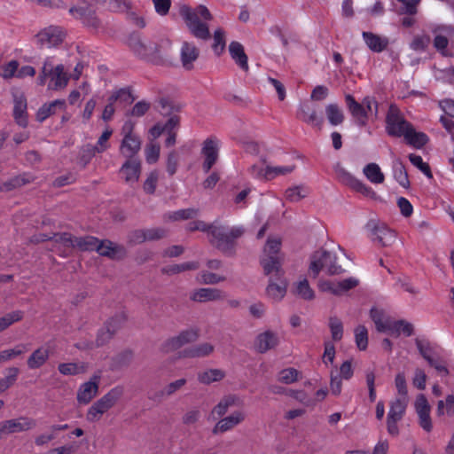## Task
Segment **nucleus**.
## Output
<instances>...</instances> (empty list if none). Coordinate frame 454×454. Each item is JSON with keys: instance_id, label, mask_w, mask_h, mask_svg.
Wrapping results in <instances>:
<instances>
[{"instance_id": "nucleus-19", "label": "nucleus", "mask_w": 454, "mask_h": 454, "mask_svg": "<svg viewBox=\"0 0 454 454\" xmlns=\"http://www.w3.org/2000/svg\"><path fill=\"white\" fill-rule=\"evenodd\" d=\"M279 343L278 334L272 331H265L257 335L254 340V348L258 353L263 354L275 348Z\"/></svg>"}, {"instance_id": "nucleus-60", "label": "nucleus", "mask_w": 454, "mask_h": 454, "mask_svg": "<svg viewBox=\"0 0 454 454\" xmlns=\"http://www.w3.org/2000/svg\"><path fill=\"white\" fill-rule=\"evenodd\" d=\"M300 372L294 368L284 369L279 372L278 380L285 384H291L298 380Z\"/></svg>"}, {"instance_id": "nucleus-42", "label": "nucleus", "mask_w": 454, "mask_h": 454, "mask_svg": "<svg viewBox=\"0 0 454 454\" xmlns=\"http://www.w3.org/2000/svg\"><path fill=\"white\" fill-rule=\"evenodd\" d=\"M133 360V353L130 350H124L112 359V369L120 370L129 366Z\"/></svg>"}, {"instance_id": "nucleus-30", "label": "nucleus", "mask_w": 454, "mask_h": 454, "mask_svg": "<svg viewBox=\"0 0 454 454\" xmlns=\"http://www.w3.org/2000/svg\"><path fill=\"white\" fill-rule=\"evenodd\" d=\"M231 57L235 63L244 71H248L247 56L245 53L243 45L239 42H231L229 45Z\"/></svg>"}, {"instance_id": "nucleus-24", "label": "nucleus", "mask_w": 454, "mask_h": 454, "mask_svg": "<svg viewBox=\"0 0 454 454\" xmlns=\"http://www.w3.org/2000/svg\"><path fill=\"white\" fill-rule=\"evenodd\" d=\"M362 36L366 46L373 52H382L389 44L387 37L379 35L372 32L364 31L362 33Z\"/></svg>"}, {"instance_id": "nucleus-33", "label": "nucleus", "mask_w": 454, "mask_h": 454, "mask_svg": "<svg viewBox=\"0 0 454 454\" xmlns=\"http://www.w3.org/2000/svg\"><path fill=\"white\" fill-rule=\"evenodd\" d=\"M114 334L112 333L111 331L105 326L98 331L95 342L90 341L84 345L79 343V344H76V347L78 348H89V349H92L94 348H99V347H102V346L106 345V343H108L109 340L114 337Z\"/></svg>"}, {"instance_id": "nucleus-32", "label": "nucleus", "mask_w": 454, "mask_h": 454, "mask_svg": "<svg viewBox=\"0 0 454 454\" xmlns=\"http://www.w3.org/2000/svg\"><path fill=\"white\" fill-rule=\"evenodd\" d=\"M50 351L44 347L36 348L27 358V367L31 370L42 367L49 359Z\"/></svg>"}, {"instance_id": "nucleus-44", "label": "nucleus", "mask_w": 454, "mask_h": 454, "mask_svg": "<svg viewBox=\"0 0 454 454\" xmlns=\"http://www.w3.org/2000/svg\"><path fill=\"white\" fill-rule=\"evenodd\" d=\"M394 177L403 188L410 186V181L406 168L402 161L396 160L393 165Z\"/></svg>"}, {"instance_id": "nucleus-63", "label": "nucleus", "mask_w": 454, "mask_h": 454, "mask_svg": "<svg viewBox=\"0 0 454 454\" xmlns=\"http://www.w3.org/2000/svg\"><path fill=\"white\" fill-rule=\"evenodd\" d=\"M27 183H29V180L26 179L25 176H18L4 183L1 186V190L4 192H10Z\"/></svg>"}, {"instance_id": "nucleus-61", "label": "nucleus", "mask_w": 454, "mask_h": 454, "mask_svg": "<svg viewBox=\"0 0 454 454\" xmlns=\"http://www.w3.org/2000/svg\"><path fill=\"white\" fill-rule=\"evenodd\" d=\"M19 68L17 60H11L0 67V75L4 79H10L16 76Z\"/></svg>"}, {"instance_id": "nucleus-64", "label": "nucleus", "mask_w": 454, "mask_h": 454, "mask_svg": "<svg viewBox=\"0 0 454 454\" xmlns=\"http://www.w3.org/2000/svg\"><path fill=\"white\" fill-rule=\"evenodd\" d=\"M434 47L443 56V57H449L451 56V54L449 53L447 51V46L449 44V40L446 36L442 35H437L434 38Z\"/></svg>"}, {"instance_id": "nucleus-14", "label": "nucleus", "mask_w": 454, "mask_h": 454, "mask_svg": "<svg viewBox=\"0 0 454 454\" xmlns=\"http://www.w3.org/2000/svg\"><path fill=\"white\" fill-rule=\"evenodd\" d=\"M200 53V49L193 43L187 41L182 43L180 61L184 70L191 71L194 68V63L198 60Z\"/></svg>"}, {"instance_id": "nucleus-2", "label": "nucleus", "mask_w": 454, "mask_h": 454, "mask_svg": "<svg viewBox=\"0 0 454 454\" xmlns=\"http://www.w3.org/2000/svg\"><path fill=\"white\" fill-rule=\"evenodd\" d=\"M322 270H325L328 275H339L345 271L338 262L336 254L320 249L315 251L310 256L309 274L313 278H316Z\"/></svg>"}, {"instance_id": "nucleus-55", "label": "nucleus", "mask_w": 454, "mask_h": 454, "mask_svg": "<svg viewBox=\"0 0 454 454\" xmlns=\"http://www.w3.org/2000/svg\"><path fill=\"white\" fill-rule=\"evenodd\" d=\"M98 153L97 148L92 145H85L80 150L79 163L85 167Z\"/></svg>"}, {"instance_id": "nucleus-22", "label": "nucleus", "mask_w": 454, "mask_h": 454, "mask_svg": "<svg viewBox=\"0 0 454 454\" xmlns=\"http://www.w3.org/2000/svg\"><path fill=\"white\" fill-rule=\"evenodd\" d=\"M297 118L309 125L317 127L318 129H322L323 118L318 116L316 109L312 108L308 103L300 106L297 112Z\"/></svg>"}, {"instance_id": "nucleus-40", "label": "nucleus", "mask_w": 454, "mask_h": 454, "mask_svg": "<svg viewBox=\"0 0 454 454\" xmlns=\"http://www.w3.org/2000/svg\"><path fill=\"white\" fill-rule=\"evenodd\" d=\"M225 377V372L220 369H209L198 374V380L206 385L219 381Z\"/></svg>"}, {"instance_id": "nucleus-3", "label": "nucleus", "mask_w": 454, "mask_h": 454, "mask_svg": "<svg viewBox=\"0 0 454 454\" xmlns=\"http://www.w3.org/2000/svg\"><path fill=\"white\" fill-rule=\"evenodd\" d=\"M245 233L243 227H232L231 229L220 225L212 229V239L210 243L223 254L232 256L236 252V240Z\"/></svg>"}, {"instance_id": "nucleus-8", "label": "nucleus", "mask_w": 454, "mask_h": 454, "mask_svg": "<svg viewBox=\"0 0 454 454\" xmlns=\"http://www.w3.org/2000/svg\"><path fill=\"white\" fill-rule=\"evenodd\" d=\"M66 34L62 27L49 26L40 30L35 35V40L40 48H51L61 44Z\"/></svg>"}, {"instance_id": "nucleus-48", "label": "nucleus", "mask_w": 454, "mask_h": 454, "mask_svg": "<svg viewBox=\"0 0 454 454\" xmlns=\"http://www.w3.org/2000/svg\"><path fill=\"white\" fill-rule=\"evenodd\" d=\"M23 317V312L20 310L12 311L0 317V333L7 329L13 323L19 322Z\"/></svg>"}, {"instance_id": "nucleus-31", "label": "nucleus", "mask_w": 454, "mask_h": 454, "mask_svg": "<svg viewBox=\"0 0 454 454\" xmlns=\"http://www.w3.org/2000/svg\"><path fill=\"white\" fill-rule=\"evenodd\" d=\"M65 108L66 101L64 99H56L49 104H44L38 109L36 120L42 122L49 116L54 114L57 109L64 110Z\"/></svg>"}, {"instance_id": "nucleus-9", "label": "nucleus", "mask_w": 454, "mask_h": 454, "mask_svg": "<svg viewBox=\"0 0 454 454\" xmlns=\"http://www.w3.org/2000/svg\"><path fill=\"white\" fill-rule=\"evenodd\" d=\"M69 13L89 28L98 29L101 25L96 11L90 5H74L70 7Z\"/></svg>"}, {"instance_id": "nucleus-7", "label": "nucleus", "mask_w": 454, "mask_h": 454, "mask_svg": "<svg viewBox=\"0 0 454 454\" xmlns=\"http://www.w3.org/2000/svg\"><path fill=\"white\" fill-rule=\"evenodd\" d=\"M386 124L387 134L396 137H404L405 132L411 127V124L402 116L398 108L393 105L389 106Z\"/></svg>"}, {"instance_id": "nucleus-11", "label": "nucleus", "mask_w": 454, "mask_h": 454, "mask_svg": "<svg viewBox=\"0 0 454 454\" xmlns=\"http://www.w3.org/2000/svg\"><path fill=\"white\" fill-rule=\"evenodd\" d=\"M219 146L216 138L208 137L202 145L201 153L205 160L202 164V169L208 173L218 160Z\"/></svg>"}, {"instance_id": "nucleus-50", "label": "nucleus", "mask_w": 454, "mask_h": 454, "mask_svg": "<svg viewBox=\"0 0 454 454\" xmlns=\"http://www.w3.org/2000/svg\"><path fill=\"white\" fill-rule=\"evenodd\" d=\"M126 320V314L124 312H120L111 317L105 325L112 333L115 334L123 326Z\"/></svg>"}, {"instance_id": "nucleus-36", "label": "nucleus", "mask_w": 454, "mask_h": 454, "mask_svg": "<svg viewBox=\"0 0 454 454\" xmlns=\"http://www.w3.org/2000/svg\"><path fill=\"white\" fill-rule=\"evenodd\" d=\"M364 175L372 184H380L385 180V176L376 163H369L363 169Z\"/></svg>"}, {"instance_id": "nucleus-43", "label": "nucleus", "mask_w": 454, "mask_h": 454, "mask_svg": "<svg viewBox=\"0 0 454 454\" xmlns=\"http://www.w3.org/2000/svg\"><path fill=\"white\" fill-rule=\"evenodd\" d=\"M325 114L328 121L333 126L340 125L344 121L343 112L337 104H329L326 106Z\"/></svg>"}, {"instance_id": "nucleus-26", "label": "nucleus", "mask_w": 454, "mask_h": 454, "mask_svg": "<svg viewBox=\"0 0 454 454\" xmlns=\"http://www.w3.org/2000/svg\"><path fill=\"white\" fill-rule=\"evenodd\" d=\"M98 378L94 377L93 380L83 383L77 392V401L80 403H89L98 394Z\"/></svg>"}, {"instance_id": "nucleus-39", "label": "nucleus", "mask_w": 454, "mask_h": 454, "mask_svg": "<svg viewBox=\"0 0 454 454\" xmlns=\"http://www.w3.org/2000/svg\"><path fill=\"white\" fill-rule=\"evenodd\" d=\"M74 247L81 251H97L99 239L93 236L75 237Z\"/></svg>"}, {"instance_id": "nucleus-51", "label": "nucleus", "mask_w": 454, "mask_h": 454, "mask_svg": "<svg viewBox=\"0 0 454 454\" xmlns=\"http://www.w3.org/2000/svg\"><path fill=\"white\" fill-rule=\"evenodd\" d=\"M213 51L217 56H220L225 49V33L222 28H217L214 33Z\"/></svg>"}, {"instance_id": "nucleus-21", "label": "nucleus", "mask_w": 454, "mask_h": 454, "mask_svg": "<svg viewBox=\"0 0 454 454\" xmlns=\"http://www.w3.org/2000/svg\"><path fill=\"white\" fill-rule=\"evenodd\" d=\"M245 418L246 416L244 412L236 411L231 415L220 419L212 429V433L214 434H217L219 433H224L231 430L236 426L242 423L245 420Z\"/></svg>"}, {"instance_id": "nucleus-5", "label": "nucleus", "mask_w": 454, "mask_h": 454, "mask_svg": "<svg viewBox=\"0 0 454 454\" xmlns=\"http://www.w3.org/2000/svg\"><path fill=\"white\" fill-rule=\"evenodd\" d=\"M128 45L135 55L140 59L155 61L159 59V45L157 43L142 38L137 33H132L128 39Z\"/></svg>"}, {"instance_id": "nucleus-45", "label": "nucleus", "mask_w": 454, "mask_h": 454, "mask_svg": "<svg viewBox=\"0 0 454 454\" xmlns=\"http://www.w3.org/2000/svg\"><path fill=\"white\" fill-rule=\"evenodd\" d=\"M294 294L299 296L303 300H313L315 297V293L312 288L309 286V284L306 278L299 281L295 285Z\"/></svg>"}, {"instance_id": "nucleus-13", "label": "nucleus", "mask_w": 454, "mask_h": 454, "mask_svg": "<svg viewBox=\"0 0 454 454\" xmlns=\"http://www.w3.org/2000/svg\"><path fill=\"white\" fill-rule=\"evenodd\" d=\"M48 74L50 78L48 87L54 90L66 88L71 77V75L65 71V67L62 64L54 67L51 59Z\"/></svg>"}, {"instance_id": "nucleus-47", "label": "nucleus", "mask_w": 454, "mask_h": 454, "mask_svg": "<svg viewBox=\"0 0 454 454\" xmlns=\"http://www.w3.org/2000/svg\"><path fill=\"white\" fill-rule=\"evenodd\" d=\"M6 372L7 375L4 378L0 379V393L7 390L15 383L20 370L17 367H9L6 369Z\"/></svg>"}, {"instance_id": "nucleus-15", "label": "nucleus", "mask_w": 454, "mask_h": 454, "mask_svg": "<svg viewBox=\"0 0 454 454\" xmlns=\"http://www.w3.org/2000/svg\"><path fill=\"white\" fill-rule=\"evenodd\" d=\"M97 252L101 256L112 260H121L127 255L126 248L123 246L115 244L109 239L99 240Z\"/></svg>"}, {"instance_id": "nucleus-12", "label": "nucleus", "mask_w": 454, "mask_h": 454, "mask_svg": "<svg viewBox=\"0 0 454 454\" xmlns=\"http://www.w3.org/2000/svg\"><path fill=\"white\" fill-rule=\"evenodd\" d=\"M414 406L419 417V426L426 432H431L433 429L432 419L430 417L431 407L427 402V399L423 394H419L417 396Z\"/></svg>"}, {"instance_id": "nucleus-57", "label": "nucleus", "mask_w": 454, "mask_h": 454, "mask_svg": "<svg viewBox=\"0 0 454 454\" xmlns=\"http://www.w3.org/2000/svg\"><path fill=\"white\" fill-rule=\"evenodd\" d=\"M25 352L23 345H17L13 348L5 349L0 352V364L10 361Z\"/></svg>"}, {"instance_id": "nucleus-25", "label": "nucleus", "mask_w": 454, "mask_h": 454, "mask_svg": "<svg viewBox=\"0 0 454 454\" xmlns=\"http://www.w3.org/2000/svg\"><path fill=\"white\" fill-rule=\"evenodd\" d=\"M141 139L138 136L122 137L120 153L126 159H137L136 155L141 149Z\"/></svg>"}, {"instance_id": "nucleus-59", "label": "nucleus", "mask_w": 454, "mask_h": 454, "mask_svg": "<svg viewBox=\"0 0 454 454\" xmlns=\"http://www.w3.org/2000/svg\"><path fill=\"white\" fill-rule=\"evenodd\" d=\"M295 168V166H286V167H270L266 166V175L267 180H271L275 176L278 175H286L293 172Z\"/></svg>"}, {"instance_id": "nucleus-46", "label": "nucleus", "mask_w": 454, "mask_h": 454, "mask_svg": "<svg viewBox=\"0 0 454 454\" xmlns=\"http://www.w3.org/2000/svg\"><path fill=\"white\" fill-rule=\"evenodd\" d=\"M337 179L343 184L348 186L352 190L356 186L358 179L347 171L344 168L338 165L335 168Z\"/></svg>"}, {"instance_id": "nucleus-38", "label": "nucleus", "mask_w": 454, "mask_h": 454, "mask_svg": "<svg viewBox=\"0 0 454 454\" xmlns=\"http://www.w3.org/2000/svg\"><path fill=\"white\" fill-rule=\"evenodd\" d=\"M123 394L124 387L122 386H116L110 389L99 400L102 401L108 410H110L122 397Z\"/></svg>"}, {"instance_id": "nucleus-6", "label": "nucleus", "mask_w": 454, "mask_h": 454, "mask_svg": "<svg viewBox=\"0 0 454 454\" xmlns=\"http://www.w3.org/2000/svg\"><path fill=\"white\" fill-rule=\"evenodd\" d=\"M407 405L408 397H397L390 402L387 417V429L390 435L397 436L399 434L397 423L403 418Z\"/></svg>"}, {"instance_id": "nucleus-23", "label": "nucleus", "mask_w": 454, "mask_h": 454, "mask_svg": "<svg viewBox=\"0 0 454 454\" xmlns=\"http://www.w3.org/2000/svg\"><path fill=\"white\" fill-rule=\"evenodd\" d=\"M120 172L123 175L125 182L136 183L141 173V161L138 159H127Z\"/></svg>"}, {"instance_id": "nucleus-49", "label": "nucleus", "mask_w": 454, "mask_h": 454, "mask_svg": "<svg viewBox=\"0 0 454 454\" xmlns=\"http://www.w3.org/2000/svg\"><path fill=\"white\" fill-rule=\"evenodd\" d=\"M355 340L360 350H365L368 346V331L364 325H359L355 328Z\"/></svg>"}, {"instance_id": "nucleus-62", "label": "nucleus", "mask_w": 454, "mask_h": 454, "mask_svg": "<svg viewBox=\"0 0 454 454\" xmlns=\"http://www.w3.org/2000/svg\"><path fill=\"white\" fill-rule=\"evenodd\" d=\"M150 103L142 100L135 104L131 110L126 113L127 116L142 117L150 109Z\"/></svg>"}, {"instance_id": "nucleus-56", "label": "nucleus", "mask_w": 454, "mask_h": 454, "mask_svg": "<svg viewBox=\"0 0 454 454\" xmlns=\"http://www.w3.org/2000/svg\"><path fill=\"white\" fill-rule=\"evenodd\" d=\"M409 160L412 165L417 167L421 172H423L428 178H432L433 175L430 167L427 163L424 162L421 156L411 153Z\"/></svg>"}, {"instance_id": "nucleus-29", "label": "nucleus", "mask_w": 454, "mask_h": 454, "mask_svg": "<svg viewBox=\"0 0 454 454\" xmlns=\"http://www.w3.org/2000/svg\"><path fill=\"white\" fill-rule=\"evenodd\" d=\"M214 346L210 343L204 342L199 345L192 346L184 348L181 352V356L184 358H200L209 356L214 351Z\"/></svg>"}, {"instance_id": "nucleus-4", "label": "nucleus", "mask_w": 454, "mask_h": 454, "mask_svg": "<svg viewBox=\"0 0 454 454\" xmlns=\"http://www.w3.org/2000/svg\"><path fill=\"white\" fill-rule=\"evenodd\" d=\"M281 242L278 239H268L263 249V255L260 263L262 266L263 272L267 276L274 273V277H281L284 274L282 270L283 256L280 254Z\"/></svg>"}, {"instance_id": "nucleus-28", "label": "nucleus", "mask_w": 454, "mask_h": 454, "mask_svg": "<svg viewBox=\"0 0 454 454\" xmlns=\"http://www.w3.org/2000/svg\"><path fill=\"white\" fill-rule=\"evenodd\" d=\"M13 98V117L20 127L25 128L27 125L26 98L22 94H15Z\"/></svg>"}, {"instance_id": "nucleus-18", "label": "nucleus", "mask_w": 454, "mask_h": 454, "mask_svg": "<svg viewBox=\"0 0 454 454\" xmlns=\"http://www.w3.org/2000/svg\"><path fill=\"white\" fill-rule=\"evenodd\" d=\"M5 434H11L31 430L35 427L36 422L34 419L27 417H20L3 421Z\"/></svg>"}, {"instance_id": "nucleus-16", "label": "nucleus", "mask_w": 454, "mask_h": 454, "mask_svg": "<svg viewBox=\"0 0 454 454\" xmlns=\"http://www.w3.org/2000/svg\"><path fill=\"white\" fill-rule=\"evenodd\" d=\"M367 227L374 236L373 240H377L382 247L391 245L396 238V234L394 231L387 228L384 224L376 223L375 221H370L367 223Z\"/></svg>"}, {"instance_id": "nucleus-54", "label": "nucleus", "mask_w": 454, "mask_h": 454, "mask_svg": "<svg viewBox=\"0 0 454 454\" xmlns=\"http://www.w3.org/2000/svg\"><path fill=\"white\" fill-rule=\"evenodd\" d=\"M185 384H186L185 379H179L176 381H173V382L168 384L163 390H161L158 394H156V396H159V397L170 396V395H174L176 391L181 389Z\"/></svg>"}, {"instance_id": "nucleus-37", "label": "nucleus", "mask_w": 454, "mask_h": 454, "mask_svg": "<svg viewBox=\"0 0 454 454\" xmlns=\"http://www.w3.org/2000/svg\"><path fill=\"white\" fill-rule=\"evenodd\" d=\"M387 333L395 336H399L400 333H403L406 336H411L413 334V325L405 320H391L389 328L387 329Z\"/></svg>"}, {"instance_id": "nucleus-17", "label": "nucleus", "mask_w": 454, "mask_h": 454, "mask_svg": "<svg viewBox=\"0 0 454 454\" xmlns=\"http://www.w3.org/2000/svg\"><path fill=\"white\" fill-rule=\"evenodd\" d=\"M224 298L225 294L222 290L213 287L198 288L190 294V299L192 301L200 303L221 301Z\"/></svg>"}, {"instance_id": "nucleus-1", "label": "nucleus", "mask_w": 454, "mask_h": 454, "mask_svg": "<svg viewBox=\"0 0 454 454\" xmlns=\"http://www.w3.org/2000/svg\"><path fill=\"white\" fill-rule=\"evenodd\" d=\"M179 14L194 37L203 41L211 38L209 27L204 21L212 20L213 15L205 5L200 4L196 8H192L182 4L179 5Z\"/></svg>"}, {"instance_id": "nucleus-52", "label": "nucleus", "mask_w": 454, "mask_h": 454, "mask_svg": "<svg viewBox=\"0 0 454 454\" xmlns=\"http://www.w3.org/2000/svg\"><path fill=\"white\" fill-rule=\"evenodd\" d=\"M329 328L332 339L335 341L340 340L343 335L342 322L336 317H331L329 319Z\"/></svg>"}, {"instance_id": "nucleus-58", "label": "nucleus", "mask_w": 454, "mask_h": 454, "mask_svg": "<svg viewBox=\"0 0 454 454\" xmlns=\"http://www.w3.org/2000/svg\"><path fill=\"white\" fill-rule=\"evenodd\" d=\"M200 277V282L204 285H216L220 282H223L226 279V278L223 276H219L207 270L201 271Z\"/></svg>"}, {"instance_id": "nucleus-20", "label": "nucleus", "mask_w": 454, "mask_h": 454, "mask_svg": "<svg viewBox=\"0 0 454 454\" xmlns=\"http://www.w3.org/2000/svg\"><path fill=\"white\" fill-rule=\"evenodd\" d=\"M345 100L347 107L355 119L356 123L360 127H364L367 123L368 117L367 111L364 105L356 101L355 98L350 94L345 96Z\"/></svg>"}, {"instance_id": "nucleus-10", "label": "nucleus", "mask_w": 454, "mask_h": 454, "mask_svg": "<svg viewBox=\"0 0 454 454\" xmlns=\"http://www.w3.org/2000/svg\"><path fill=\"white\" fill-rule=\"evenodd\" d=\"M199 338V332L195 329L182 331L178 335L168 339L161 347L164 352L175 351L183 346L195 342Z\"/></svg>"}, {"instance_id": "nucleus-34", "label": "nucleus", "mask_w": 454, "mask_h": 454, "mask_svg": "<svg viewBox=\"0 0 454 454\" xmlns=\"http://www.w3.org/2000/svg\"><path fill=\"white\" fill-rule=\"evenodd\" d=\"M403 137L407 144L418 149L422 148L428 142V137L423 132H417L412 125Z\"/></svg>"}, {"instance_id": "nucleus-41", "label": "nucleus", "mask_w": 454, "mask_h": 454, "mask_svg": "<svg viewBox=\"0 0 454 454\" xmlns=\"http://www.w3.org/2000/svg\"><path fill=\"white\" fill-rule=\"evenodd\" d=\"M200 264L197 262H187L181 264H173L163 267L161 272L167 275H175L186 270H194L199 268Z\"/></svg>"}, {"instance_id": "nucleus-53", "label": "nucleus", "mask_w": 454, "mask_h": 454, "mask_svg": "<svg viewBox=\"0 0 454 454\" xmlns=\"http://www.w3.org/2000/svg\"><path fill=\"white\" fill-rule=\"evenodd\" d=\"M59 372L63 375H76L85 371L83 365L75 363H62L58 366Z\"/></svg>"}, {"instance_id": "nucleus-35", "label": "nucleus", "mask_w": 454, "mask_h": 454, "mask_svg": "<svg viewBox=\"0 0 454 454\" xmlns=\"http://www.w3.org/2000/svg\"><path fill=\"white\" fill-rule=\"evenodd\" d=\"M370 317L374 322L378 332L387 333L389 328L391 319L389 317H386L382 310L372 308L370 311Z\"/></svg>"}, {"instance_id": "nucleus-27", "label": "nucleus", "mask_w": 454, "mask_h": 454, "mask_svg": "<svg viewBox=\"0 0 454 454\" xmlns=\"http://www.w3.org/2000/svg\"><path fill=\"white\" fill-rule=\"evenodd\" d=\"M277 282L273 280V277L270 278L269 285L266 288L267 295L274 301H280L286 294L287 282L281 277L275 278Z\"/></svg>"}]
</instances>
